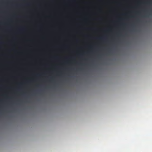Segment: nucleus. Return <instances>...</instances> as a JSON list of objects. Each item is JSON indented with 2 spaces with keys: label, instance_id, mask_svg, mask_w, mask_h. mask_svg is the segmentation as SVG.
Masks as SVG:
<instances>
[{
  "label": "nucleus",
  "instance_id": "nucleus-1",
  "mask_svg": "<svg viewBox=\"0 0 152 152\" xmlns=\"http://www.w3.org/2000/svg\"><path fill=\"white\" fill-rule=\"evenodd\" d=\"M98 39H102V37H99V38H98Z\"/></svg>",
  "mask_w": 152,
  "mask_h": 152
}]
</instances>
